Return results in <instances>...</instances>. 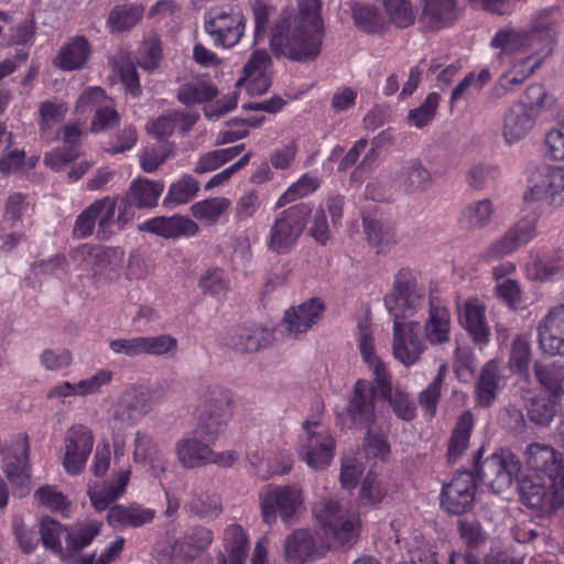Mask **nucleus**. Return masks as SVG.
Returning a JSON list of instances; mask_svg holds the SVG:
<instances>
[{
  "mask_svg": "<svg viewBox=\"0 0 564 564\" xmlns=\"http://www.w3.org/2000/svg\"><path fill=\"white\" fill-rule=\"evenodd\" d=\"M564 198V170L544 166L529 180L523 199L527 203L557 205Z\"/></svg>",
  "mask_w": 564,
  "mask_h": 564,
  "instance_id": "18",
  "label": "nucleus"
},
{
  "mask_svg": "<svg viewBox=\"0 0 564 564\" xmlns=\"http://www.w3.org/2000/svg\"><path fill=\"white\" fill-rule=\"evenodd\" d=\"M163 191V181L137 178L131 183L129 191L122 202L128 203L132 210L133 207L152 208L158 205L159 197Z\"/></svg>",
  "mask_w": 564,
  "mask_h": 564,
  "instance_id": "35",
  "label": "nucleus"
},
{
  "mask_svg": "<svg viewBox=\"0 0 564 564\" xmlns=\"http://www.w3.org/2000/svg\"><path fill=\"white\" fill-rule=\"evenodd\" d=\"M242 149L243 145L240 144L204 153L196 162L194 172L197 174L213 172L220 167L223 164L236 158Z\"/></svg>",
  "mask_w": 564,
  "mask_h": 564,
  "instance_id": "48",
  "label": "nucleus"
},
{
  "mask_svg": "<svg viewBox=\"0 0 564 564\" xmlns=\"http://www.w3.org/2000/svg\"><path fill=\"white\" fill-rule=\"evenodd\" d=\"M451 332V317L443 306L431 305L429 317L424 325L425 338L431 344L448 341Z\"/></svg>",
  "mask_w": 564,
  "mask_h": 564,
  "instance_id": "42",
  "label": "nucleus"
},
{
  "mask_svg": "<svg viewBox=\"0 0 564 564\" xmlns=\"http://www.w3.org/2000/svg\"><path fill=\"white\" fill-rule=\"evenodd\" d=\"M525 276L540 283L564 278V248L557 247L546 253L531 252L525 263Z\"/></svg>",
  "mask_w": 564,
  "mask_h": 564,
  "instance_id": "23",
  "label": "nucleus"
},
{
  "mask_svg": "<svg viewBox=\"0 0 564 564\" xmlns=\"http://www.w3.org/2000/svg\"><path fill=\"white\" fill-rule=\"evenodd\" d=\"M475 492L474 476L468 471H460L454 476L449 484L443 486L441 505L451 513H464L471 508Z\"/></svg>",
  "mask_w": 564,
  "mask_h": 564,
  "instance_id": "20",
  "label": "nucleus"
},
{
  "mask_svg": "<svg viewBox=\"0 0 564 564\" xmlns=\"http://www.w3.org/2000/svg\"><path fill=\"white\" fill-rule=\"evenodd\" d=\"M154 518L155 510L139 505L115 506L107 514L108 523L115 529L139 528L151 523Z\"/></svg>",
  "mask_w": 564,
  "mask_h": 564,
  "instance_id": "34",
  "label": "nucleus"
},
{
  "mask_svg": "<svg viewBox=\"0 0 564 564\" xmlns=\"http://www.w3.org/2000/svg\"><path fill=\"white\" fill-rule=\"evenodd\" d=\"M263 521L271 525L278 517L292 525L305 510L303 490L297 485L268 486L259 496Z\"/></svg>",
  "mask_w": 564,
  "mask_h": 564,
  "instance_id": "8",
  "label": "nucleus"
},
{
  "mask_svg": "<svg viewBox=\"0 0 564 564\" xmlns=\"http://www.w3.org/2000/svg\"><path fill=\"white\" fill-rule=\"evenodd\" d=\"M34 500L37 505L62 516L70 513V503L67 498L54 486H42L34 492Z\"/></svg>",
  "mask_w": 564,
  "mask_h": 564,
  "instance_id": "50",
  "label": "nucleus"
},
{
  "mask_svg": "<svg viewBox=\"0 0 564 564\" xmlns=\"http://www.w3.org/2000/svg\"><path fill=\"white\" fill-rule=\"evenodd\" d=\"M561 19L560 9L551 7L536 12L527 31L506 29L496 33L491 40L494 47L509 53H522L516 57L511 69L499 79L502 89L508 90L523 83L552 54Z\"/></svg>",
  "mask_w": 564,
  "mask_h": 564,
  "instance_id": "1",
  "label": "nucleus"
},
{
  "mask_svg": "<svg viewBox=\"0 0 564 564\" xmlns=\"http://www.w3.org/2000/svg\"><path fill=\"white\" fill-rule=\"evenodd\" d=\"M185 509L199 518H215L221 512L219 498L215 495H193Z\"/></svg>",
  "mask_w": 564,
  "mask_h": 564,
  "instance_id": "57",
  "label": "nucleus"
},
{
  "mask_svg": "<svg viewBox=\"0 0 564 564\" xmlns=\"http://www.w3.org/2000/svg\"><path fill=\"white\" fill-rule=\"evenodd\" d=\"M90 55L86 37L75 36L65 43L55 58V65L64 70H75L85 65Z\"/></svg>",
  "mask_w": 564,
  "mask_h": 564,
  "instance_id": "36",
  "label": "nucleus"
},
{
  "mask_svg": "<svg viewBox=\"0 0 564 564\" xmlns=\"http://www.w3.org/2000/svg\"><path fill=\"white\" fill-rule=\"evenodd\" d=\"M357 343L362 360L372 372L377 389L382 398L389 402L399 419L411 421L415 416V404L408 393L400 390L392 391L387 367L376 354L371 323L368 318H364L358 323Z\"/></svg>",
  "mask_w": 564,
  "mask_h": 564,
  "instance_id": "5",
  "label": "nucleus"
},
{
  "mask_svg": "<svg viewBox=\"0 0 564 564\" xmlns=\"http://www.w3.org/2000/svg\"><path fill=\"white\" fill-rule=\"evenodd\" d=\"M225 553L218 558V564H243L247 556L248 540L239 525H229L224 535Z\"/></svg>",
  "mask_w": 564,
  "mask_h": 564,
  "instance_id": "38",
  "label": "nucleus"
},
{
  "mask_svg": "<svg viewBox=\"0 0 564 564\" xmlns=\"http://www.w3.org/2000/svg\"><path fill=\"white\" fill-rule=\"evenodd\" d=\"M133 460L144 463L154 476L164 473L167 466L164 453L159 448L153 437L144 431L135 432Z\"/></svg>",
  "mask_w": 564,
  "mask_h": 564,
  "instance_id": "30",
  "label": "nucleus"
},
{
  "mask_svg": "<svg viewBox=\"0 0 564 564\" xmlns=\"http://www.w3.org/2000/svg\"><path fill=\"white\" fill-rule=\"evenodd\" d=\"M29 440L25 435H18L12 441V453L3 456L2 469L10 482L20 490L21 496L29 492L30 467L29 460Z\"/></svg>",
  "mask_w": 564,
  "mask_h": 564,
  "instance_id": "19",
  "label": "nucleus"
},
{
  "mask_svg": "<svg viewBox=\"0 0 564 564\" xmlns=\"http://www.w3.org/2000/svg\"><path fill=\"white\" fill-rule=\"evenodd\" d=\"M375 388L364 379L357 380L347 409L354 426L369 427L376 419Z\"/></svg>",
  "mask_w": 564,
  "mask_h": 564,
  "instance_id": "27",
  "label": "nucleus"
},
{
  "mask_svg": "<svg viewBox=\"0 0 564 564\" xmlns=\"http://www.w3.org/2000/svg\"><path fill=\"white\" fill-rule=\"evenodd\" d=\"M175 453L178 462L185 468H196L209 463L230 466L235 462L232 454L227 455V462L220 460L207 444L202 443L194 436L180 440L175 445Z\"/></svg>",
  "mask_w": 564,
  "mask_h": 564,
  "instance_id": "28",
  "label": "nucleus"
},
{
  "mask_svg": "<svg viewBox=\"0 0 564 564\" xmlns=\"http://www.w3.org/2000/svg\"><path fill=\"white\" fill-rule=\"evenodd\" d=\"M68 110L67 105L62 100H46L40 105V130L47 134L56 124L64 120Z\"/></svg>",
  "mask_w": 564,
  "mask_h": 564,
  "instance_id": "53",
  "label": "nucleus"
},
{
  "mask_svg": "<svg viewBox=\"0 0 564 564\" xmlns=\"http://www.w3.org/2000/svg\"><path fill=\"white\" fill-rule=\"evenodd\" d=\"M94 444L95 435L88 425L75 423L66 430L62 465L68 475L77 476L84 471Z\"/></svg>",
  "mask_w": 564,
  "mask_h": 564,
  "instance_id": "16",
  "label": "nucleus"
},
{
  "mask_svg": "<svg viewBox=\"0 0 564 564\" xmlns=\"http://www.w3.org/2000/svg\"><path fill=\"white\" fill-rule=\"evenodd\" d=\"M64 530L59 522L48 517L42 518L40 522V535L43 545L55 553H62L61 535Z\"/></svg>",
  "mask_w": 564,
  "mask_h": 564,
  "instance_id": "64",
  "label": "nucleus"
},
{
  "mask_svg": "<svg viewBox=\"0 0 564 564\" xmlns=\"http://www.w3.org/2000/svg\"><path fill=\"white\" fill-rule=\"evenodd\" d=\"M384 12L389 20L399 28L413 23L414 17L409 0H382Z\"/></svg>",
  "mask_w": 564,
  "mask_h": 564,
  "instance_id": "61",
  "label": "nucleus"
},
{
  "mask_svg": "<svg viewBox=\"0 0 564 564\" xmlns=\"http://www.w3.org/2000/svg\"><path fill=\"white\" fill-rule=\"evenodd\" d=\"M480 451L475 457V468L478 478L495 492L509 488L512 478L519 471V463L509 452L495 453L485 460H479Z\"/></svg>",
  "mask_w": 564,
  "mask_h": 564,
  "instance_id": "17",
  "label": "nucleus"
},
{
  "mask_svg": "<svg viewBox=\"0 0 564 564\" xmlns=\"http://www.w3.org/2000/svg\"><path fill=\"white\" fill-rule=\"evenodd\" d=\"M230 392L219 387H207L200 393V415L197 433L214 438L221 432L229 417Z\"/></svg>",
  "mask_w": 564,
  "mask_h": 564,
  "instance_id": "14",
  "label": "nucleus"
},
{
  "mask_svg": "<svg viewBox=\"0 0 564 564\" xmlns=\"http://www.w3.org/2000/svg\"><path fill=\"white\" fill-rule=\"evenodd\" d=\"M438 101L440 95L437 93L429 94L419 107L410 110L408 115L410 126L423 128L429 124L434 118Z\"/></svg>",
  "mask_w": 564,
  "mask_h": 564,
  "instance_id": "60",
  "label": "nucleus"
},
{
  "mask_svg": "<svg viewBox=\"0 0 564 564\" xmlns=\"http://www.w3.org/2000/svg\"><path fill=\"white\" fill-rule=\"evenodd\" d=\"M500 377L497 362L488 361L481 369L476 383V401L480 406H489L496 399Z\"/></svg>",
  "mask_w": 564,
  "mask_h": 564,
  "instance_id": "41",
  "label": "nucleus"
},
{
  "mask_svg": "<svg viewBox=\"0 0 564 564\" xmlns=\"http://www.w3.org/2000/svg\"><path fill=\"white\" fill-rule=\"evenodd\" d=\"M317 524L326 539L341 544L351 542L359 532L358 514L348 512L333 499H323L313 509Z\"/></svg>",
  "mask_w": 564,
  "mask_h": 564,
  "instance_id": "12",
  "label": "nucleus"
},
{
  "mask_svg": "<svg viewBox=\"0 0 564 564\" xmlns=\"http://www.w3.org/2000/svg\"><path fill=\"white\" fill-rule=\"evenodd\" d=\"M397 182L404 192L417 194L431 186L432 176L419 159H410L402 163L397 174Z\"/></svg>",
  "mask_w": 564,
  "mask_h": 564,
  "instance_id": "33",
  "label": "nucleus"
},
{
  "mask_svg": "<svg viewBox=\"0 0 564 564\" xmlns=\"http://www.w3.org/2000/svg\"><path fill=\"white\" fill-rule=\"evenodd\" d=\"M112 370L106 368L98 369L93 375L76 381L79 398L99 394L105 387L112 382Z\"/></svg>",
  "mask_w": 564,
  "mask_h": 564,
  "instance_id": "56",
  "label": "nucleus"
},
{
  "mask_svg": "<svg viewBox=\"0 0 564 564\" xmlns=\"http://www.w3.org/2000/svg\"><path fill=\"white\" fill-rule=\"evenodd\" d=\"M530 362V337L529 335H518L511 347L509 366L511 370L524 372Z\"/></svg>",
  "mask_w": 564,
  "mask_h": 564,
  "instance_id": "63",
  "label": "nucleus"
},
{
  "mask_svg": "<svg viewBox=\"0 0 564 564\" xmlns=\"http://www.w3.org/2000/svg\"><path fill=\"white\" fill-rule=\"evenodd\" d=\"M216 89L206 82L195 80L181 86L177 98L184 105L200 104L210 100Z\"/></svg>",
  "mask_w": 564,
  "mask_h": 564,
  "instance_id": "54",
  "label": "nucleus"
},
{
  "mask_svg": "<svg viewBox=\"0 0 564 564\" xmlns=\"http://www.w3.org/2000/svg\"><path fill=\"white\" fill-rule=\"evenodd\" d=\"M264 120L261 118L232 119L219 131L216 142L226 144L245 138L249 132V127H257Z\"/></svg>",
  "mask_w": 564,
  "mask_h": 564,
  "instance_id": "55",
  "label": "nucleus"
},
{
  "mask_svg": "<svg viewBox=\"0 0 564 564\" xmlns=\"http://www.w3.org/2000/svg\"><path fill=\"white\" fill-rule=\"evenodd\" d=\"M387 494V484L377 475L369 473L361 482L359 502L364 506H376L386 498Z\"/></svg>",
  "mask_w": 564,
  "mask_h": 564,
  "instance_id": "52",
  "label": "nucleus"
},
{
  "mask_svg": "<svg viewBox=\"0 0 564 564\" xmlns=\"http://www.w3.org/2000/svg\"><path fill=\"white\" fill-rule=\"evenodd\" d=\"M164 399L161 386H131L127 388L108 410L113 430H126L135 425Z\"/></svg>",
  "mask_w": 564,
  "mask_h": 564,
  "instance_id": "6",
  "label": "nucleus"
},
{
  "mask_svg": "<svg viewBox=\"0 0 564 564\" xmlns=\"http://www.w3.org/2000/svg\"><path fill=\"white\" fill-rule=\"evenodd\" d=\"M271 57L263 50L254 51L243 67V75L236 86L246 88L251 96L264 94L271 84L270 68Z\"/></svg>",
  "mask_w": 564,
  "mask_h": 564,
  "instance_id": "24",
  "label": "nucleus"
},
{
  "mask_svg": "<svg viewBox=\"0 0 564 564\" xmlns=\"http://www.w3.org/2000/svg\"><path fill=\"white\" fill-rule=\"evenodd\" d=\"M494 214V205L489 199H480L468 204L460 216V224L467 229H480L487 226Z\"/></svg>",
  "mask_w": 564,
  "mask_h": 564,
  "instance_id": "45",
  "label": "nucleus"
},
{
  "mask_svg": "<svg viewBox=\"0 0 564 564\" xmlns=\"http://www.w3.org/2000/svg\"><path fill=\"white\" fill-rule=\"evenodd\" d=\"M102 523L97 520L77 522L67 529L66 547L70 551H80L93 542L100 533Z\"/></svg>",
  "mask_w": 564,
  "mask_h": 564,
  "instance_id": "44",
  "label": "nucleus"
},
{
  "mask_svg": "<svg viewBox=\"0 0 564 564\" xmlns=\"http://www.w3.org/2000/svg\"><path fill=\"white\" fill-rule=\"evenodd\" d=\"M524 456L529 474L519 484L522 501L530 508L545 510L564 505L562 455L549 445L532 443Z\"/></svg>",
  "mask_w": 564,
  "mask_h": 564,
  "instance_id": "4",
  "label": "nucleus"
},
{
  "mask_svg": "<svg viewBox=\"0 0 564 564\" xmlns=\"http://www.w3.org/2000/svg\"><path fill=\"white\" fill-rule=\"evenodd\" d=\"M285 557L289 564H305L316 557V541L307 529L294 531L285 539Z\"/></svg>",
  "mask_w": 564,
  "mask_h": 564,
  "instance_id": "32",
  "label": "nucleus"
},
{
  "mask_svg": "<svg viewBox=\"0 0 564 564\" xmlns=\"http://www.w3.org/2000/svg\"><path fill=\"white\" fill-rule=\"evenodd\" d=\"M323 39L321 1L301 0L296 12L283 13L275 22L270 46L279 56L306 63L319 55Z\"/></svg>",
  "mask_w": 564,
  "mask_h": 564,
  "instance_id": "3",
  "label": "nucleus"
},
{
  "mask_svg": "<svg viewBox=\"0 0 564 564\" xmlns=\"http://www.w3.org/2000/svg\"><path fill=\"white\" fill-rule=\"evenodd\" d=\"M144 8L139 4L116 7L109 15L108 28L111 32H123L133 28L142 18Z\"/></svg>",
  "mask_w": 564,
  "mask_h": 564,
  "instance_id": "46",
  "label": "nucleus"
},
{
  "mask_svg": "<svg viewBox=\"0 0 564 564\" xmlns=\"http://www.w3.org/2000/svg\"><path fill=\"white\" fill-rule=\"evenodd\" d=\"M528 94L532 95V100L513 104L503 116L501 135L509 147L525 139L535 126L545 91L542 86L535 85L528 89Z\"/></svg>",
  "mask_w": 564,
  "mask_h": 564,
  "instance_id": "10",
  "label": "nucleus"
},
{
  "mask_svg": "<svg viewBox=\"0 0 564 564\" xmlns=\"http://www.w3.org/2000/svg\"><path fill=\"white\" fill-rule=\"evenodd\" d=\"M540 349L550 355H564V302L549 310L538 325Z\"/></svg>",
  "mask_w": 564,
  "mask_h": 564,
  "instance_id": "21",
  "label": "nucleus"
},
{
  "mask_svg": "<svg viewBox=\"0 0 564 564\" xmlns=\"http://www.w3.org/2000/svg\"><path fill=\"white\" fill-rule=\"evenodd\" d=\"M203 292L214 296L223 297L229 289V280L224 270L214 268L205 271L199 280Z\"/></svg>",
  "mask_w": 564,
  "mask_h": 564,
  "instance_id": "58",
  "label": "nucleus"
},
{
  "mask_svg": "<svg viewBox=\"0 0 564 564\" xmlns=\"http://www.w3.org/2000/svg\"><path fill=\"white\" fill-rule=\"evenodd\" d=\"M473 426L474 420L471 413L468 411L464 412L458 417L448 443L447 458L449 463H456L467 449Z\"/></svg>",
  "mask_w": 564,
  "mask_h": 564,
  "instance_id": "43",
  "label": "nucleus"
},
{
  "mask_svg": "<svg viewBox=\"0 0 564 564\" xmlns=\"http://www.w3.org/2000/svg\"><path fill=\"white\" fill-rule=\"evenodd\" d=\"M70 259L78 269L90 272L96 281H112L119 276L123 251L84 243L70 252Z\"/></svg>",
  "mask_w": 564,
  "mask_h": 564,
  "instance_id": "11",
  "label": "nucleus"
},
{
  "mask_svg": "<svg viewBox=\"0 0 564 564\" xmlns=\"http://www.w3.org/2000/svg\"><path fill=\"white\" fill-rule=\"evenodd\" d=\"M246 17L237 4L212 7L204 14V31L215 47L232 48L246 32Z\"/></svg>",
  "mask_w": 564,
  "mask_h": 564,
  "instance_id": "7",
  "label": "nucleus"
},
{
  "mask_svg": "<svg viewBox=\"0 0 564 564\" xmlns=\"http://www.w3.org/2000/svg\"><path fill=\"white\" fill-rule=\"evenodd\" d=\"M140 230L155 234L163 238L193 237L199 231L198 225L191 218L174 215L171 217H154L143 221Z\"/></svg>",
  "mask_w": 564,
  "mask_h": 564,
  "instance_id": "29",
  "label": "nucleus"
},
{
  "mask_svg": "<svg viewBox=\"0 0 564 564\" xmlns=\"http://www.w3.org/2000/svg\"><path fill=\"white\" fill-rule=\"evenodd\" d=\"M231 200L225 196H215L202 199L191 206L192 216L204 225H215L221 216L227 214Z\"/></svg>",
  "mask_w": 564,
  "mask_h": 564,
  "instance_id": "40",
  "label": "nucleus"
},
{
  "mask_svg": "<svg viewBox=\"0 0 564 564\" xmlns=\"http://www.w3.org/2000/svg\"><path fill=\"white\" fill-rule=\"evenodd\" d=\"M325 311L324 302L318 297H312L300 305L285 311L282 321L290 336H299L308 332L318 323Z\"/></svg>",
  "mask_w": 564,
  "mask_h": 564,
  "instance_id": "25",
  "label": "nucleus"
},
{
  "mask_svg": "<svg viewBox=\"0 0 564 564\" xmlns=\"http://www.w3.org/2000/svg\"><path fill=\"white\" fill-rule=\"evenodd\" d=\"M424 300V286L409 270L398 272L391 292L384 296V305L393 316L392 354L406 367L414 365L424 351V343L419 337L420 325L409 319Z\"/></svg>",
  "mask_w": 564,
  "mask_h": 564,
  "instance_id": "2",
  "label": "nucleus"
},
{
  "mask_svg": "<svg viewBox=\"0 0 564 564\" xmlns=\"http://www.w3.org/2000/svg\"><path fill=\"white\" fill-rule=\"evenodd\" d=\"M304 436L301 441L299 455L312 469H324L333 460L335 440L328 429L317 421L303 423Z\"/></svg>",
  "mask_w": 564,
  "mask_h": 564,
  "instance_id": "13",
  "label": "nucleus"
},
{
  "mask_svg": "<svg viewBox=\"0 0 564 564\" xmlns=\"http://www.w3.org/2000/svg\"><path fill=\"white\" fill-rule=\"evenodd\" d=\"M538 236V218L523 216L482 251L487 262L501 260L529 245Z\"/></svg>",
  "mask_w": 564,
  "mask_h": 564,
  "instance_id": "15",
  "label": "nucleus"
},
{
  "mask_svg": "<svg viewBox=\"0 0 564 564\" xmlns=\"http://www.w3.org/2000/svg\"><path fill=\"white\" fill-rule=\"evenodd\" d=\"M34 213V205L22 193H12L8 196L2 215V230L15 229L29 220Z\"/></svg>",
  "mask_w": 564,
  "mask_h": 564,
  "instance_id": "37",
  "label": "nucleus"
},
{
  "mask_svg": "<svg viewBox=\"0 0 564 564\" xmlns=\"http://www.w3.org/2000/svg\"><path fill=\"white\" fill-rule=\"evenodd\" d=\"M311 214V207L304 203L279 213L265 238L268 249L276 254L290 252L302 236Z\"/></svg>",
  "mask_w": 564,
  "mask_h": 564,
  "instance_id": "9",
  "label": "nucleus"
},
{
  "mask_svg": "<svg viewBox=\"0 0 564 564\" xmlns=\"http://www.w3.org/2000/svg\"><path fill=\"white\" fill-rule=\"evenodd\" d=\"M119 121L120 116L108 97V102H104L100 108H97L90 123V131L93 133L105 132L117 127Z\"/></svg>",
  "mask_w": 564,
  "mask_h": 564,
  "instance_id": "62",
  "label": "nucleus"
},
{
  "mask_svg": "<svg viewBox=\"0 0 564 564\" xmlns=\"http://www.w3.org/2000/svg\"><path fill=\"white\" fill-rule=\"evenodd\" d=\"M198 115L192 110L170 111L148 123V131L158 139L170 137L174 131H189L196 123Z\"/></svg>",
  "mask_w": 564,
  "mask_h": 564,
  "instance_id": "31",
  "label": "nucleus"
},
{
  "mask_svg": "<svg viewBox=\"0 0 564 564\" xmlns=\"http://www.w3.org/2000/svg\"><path fill=\"white\" fill-rule=\"evenodd\" d=\"M270 337L271 334L262 327H242L230 335L227 345L240 352H252L265 346Z\"/></svg>",
  "mask_w": 564,
  "mask_h": 564,
  "instance_id": "39",
  "label": "nucleus"
},
{
  "mask_svg": "<svg viewBox=\"0 0 564 564\" xmlns=\"http://www.w3.org/2000/svg\"><path fill=\"white\" fill-rule=\"evenodd\" d=\"M199 191V183L192 175L185 174L172 183L163 199L164 206L183 205L192 200Z\"/></svg>",
  "mask_w": 564,
  "mask_h": 564,
  "instance_id": "47",
  "label": "nucleus"
},
{
  "mask_svg": "<svg viewBox=\"0 0 564 564\" xmlns=\"http://www.w3.org/2000/svg\"><path fill=\"white\" fill-rule=\"evenodd\" d=\"M458 319L476 344L484 346L489 343L490 327L486 318V306L481 300L470 297L464 301L458 306Z\"/></svg>",
  "mask_w": 564,
  "mask_h": 564,
  "instance_id": "26",
  "label": "nucleus"
},
{
  "mask_svg": "<svg viewBox=\"0 0 564 564\" xmlns=\"http://www.w3.org/2000/svg\"><path fill=\"white\" fill-rule=\"evenodd\" d=\"M364 227L368 242L377 248V252L395 242L392 228L381 220L364 218Z\"/></svg>",
  "mask_w": 564,
  "mask_h": 564,
  "instance_id": "49",
  "label": "nucleus"
},
{
  "mask_svg": "<svg viewBox=\"0 0 564 564\" xmlns=\"http://www.w3.org/2000/svg\"><path fill=\"white\" fill-rule=\"evenodd\" d=\"M447 372V365L443 364L438 367L437 375L433 381L419 395L420 405L431 415L435 413L436 404L441 395V390Z\"/></svg>",
  "mask_w": 564,
  "mask_h": 564,
  "instance_id": "59",
  "label": "nucleus"
},
{
  "mask_svg": "<svg viewBox=\"0 0 564 564\" xmlns=\"http://www.w3.org/2000/svg\"><path fill=\"white\" fill-rule=\"evenodd\" d=\"M93 205L98 221L97 236L100 239H108L116 230H120L134 217V212L129 204L122 200L117 213L116 199L108 196L95 200Z\"/></svg>",
  "mask_w": 564,
  "mask_h": 564,
  "instance_id": "22",
  "label": "nucleus"
},
{
  "mask_svg": "<svg viewBox=\"0 0 564 564\" xmlns=\"http://www.w3.org/2000/svg\"><path fill=\"white\" fill-rule=\"evenodd\" d=\"M319 186V181L312 174H303L296 182L291 184L288 189L278 198L275 208H281L289 203L315 192Z\"/></svg>",
  "mask_w": 564,
  "mask_h": 564,
  "instance_id": "51",
  "label": "nucleus"
}]
</instances>
